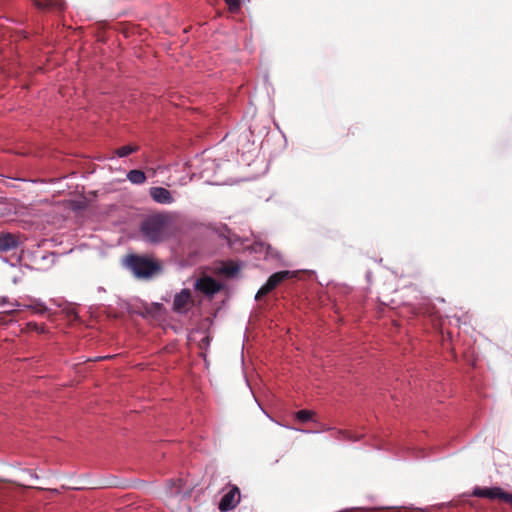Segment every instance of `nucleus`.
Returning <instances> with one entry per match:
<instances>
[{"instance_id":"1","label":"nucleus","mask_w":512,"mask_h":512,"mask_svg":"<svg viewBox=\"0 0 512 512\" xmlns=\"http://www.w3.org/2000/svg\"><path fill=\"white\" fill-rule=\"evenodd\" d=\"M140 231L150 243L163 242L173 233V218L168 213L153 214L141 223Z\"/></svg>"},{"instance_id":"2","label":"nucleus","mask_w":512,"mask_h":512,"mask_svg":"<svg viewBox=\"0 0 512 512\" xmlns=\"http://www.w3.org/2000/svg\"><path fill=\"white\" fill-rule=\"evenodd\" d=\"M125 264L140 279H149L161 271L160 263L147 256L131 254L126 257Z\"/></svg>"},{"instance_id":"3","label":"nucleus","mask_w":512,"mask_h":512,"mask_svg":"<svg viewBox=\"0 0 512 512\" xmlns=\"http://www.w3.org/2000/svg\"><path fill=\"white\" fill-rule=\"evenodd\" d=\"M191 496L190 489H184L182 479L170 480L167 483L166 503L169 507L174 508L175 501L189 498Z\"/></svg>"},{"instance_id":"4","label":"nucleus","mask_w":512,"mask_h":512,"mask_svg":"<svg viewBox=\"0 0 512 512\" xmlns=\"http://www.w3.org/2000/svg\"><path fill=\"white\" fill-rule=\"evenodd\" d=\"M296 276L295 272L289 271V270H283L273 273L266 283L258 290L255 299L259 300L263 296L267 295L271 291H273L275 288H277L282 282L285 280L291 279Z\"/></svg>"},{"instance_id":"5","label":"nucleus","mask_w":512,"mask_h":512,"mask_svg":"<svg viewBox=\"0 0 512 512\" xmlns=\"http://www.w3.org/2000/svg\"><path fill=\"white\" fill-rule=\"evenodd\" d=\"M472 495L480 498H488L490 500H499L509 504L512 507V494L505 492L500 487H475Z\"/></svg>"},{"instance_id":"6","label":"nucleus","mask_w":512,"mask_h":512,"mask_svg":"<svg viewBox=\"0 0 512 512\" xmlns=\"http://www.w3.org/2000/svg\"><path fill=\"white\" fill-rule=\"evenodd\" d=\"M241 499L240 489L233 485L231 489L223 495L219 502V510L221 512H228L236 508Z\"/></svg>"},{"instance_id":"7","label":"nucleus","mask_w":512,"mask_h":512,"mask_svg":"<svg viewBox=\"0 0 512 512\" xmlns=\"http://www.w3.org/2000/svg\"><path fill=\"white\" fill-rule=\"evenodd\" d=\"M192 294L189 289H182L174 296L173 311L176 313L184 314L192 305Z\"/></svg>"},{"instance_id":"8","label":"nucleus","mask_w":512,"mask_h":512,"mask_svg":"<svg viewBox=\"0 0 512 512\" xmlns=\"http://www.w3.org/2000/svg\"><path fill=\"white\" fill-rule=\"evenodd\" d=\"M195 287L206 295H213L220 290V284L212 277L200 278Z\"/></svg>"},{"instance_id":"9","label":"nucleus","mask_w":512,"mask_h":512,"mask_svg":"<svg viewBox=\"0 0 512 512\" xmlns=\"http://www.w3.org/2000/svg\"><path fill=\"white\" fill-rule=\"evenodd\" d=\"M150 197L159 204H172L174 197L171 192L163 187H151L149 190Z\"/></svg>"},{"instance_id":"10","label":"nucleus","mask_w":512,"mask_h":512,"mask_svg":"<svg viewBox=\"0 0 512 512\" xmlns=\"http://www.w3.org/2000/svg\"><path fill=\"white\" fill-rule=\"evenodd\" d=\"M19 246V239L15 234L0 232V250L10 251Z\"/></svg>"},{"instance_id":"11","label":"nucleus","mask_w":512,"mask_h":512,"mask_svg":"<svg viewBox=\"0 0 512 512\" xmlns=\"http://www.w3.org/2000/svg\"><path fill=\"white\" fill-rule=\"evenodd\" d=\"M334 437H335V439L342 440V441H357L362 436L356 435L353 432L348 431V430H336Z\"/></svg>"},{"instance_id":"12","label":"nucleus","mask_w":512,"mask_h":512,"mask_svg":"<svg viewBox=\"0 0 512 512\" xmlns=\"http://www.w3.org/2000/svg\"><path fill=\"white\" fill-rule=\"evenodd\" d=\"M127 178L133 184H143L146 181L145 173L138 169L129 171Z\"/></svg>"},{"instance_id":"13","label":"nucleus","mask_w":512,"mask_h":512,"mask_svg":"<svg viewBox=\"0 0 512 512\" xmlns=\"http://www.w3.org/2000/svg\"><path fill=\"white\" fill-rule=\"evenodd\" d=\"M139 147L136 146V145H125V146H122V147H119L115 150V154L122 158V157H126L128 155H130L131 153H134L136 151H138Z\"/></svg>"},{"instance_id":"14","label":"nucleus","mask_w":512,"mask_h":512,"mask_svg":"<svg viewBox=\"0 0 512 512\" xmlns=\"http://www.w3.org/2000/svg\"><path fill=\"white\" fill-rule=\"evenodd\" d=\"M314 412L310 410H300L296 412L295 417L299 422L305 423L313 420Z\"/></svg>"},{"instance_id":"15","label":"nucleus","mask_w":512,"mask_h":512,"mask_svg":"<svg viewBox=\"0 0 512 512\" xmlns=\"http://www.w3.org/2000/svg\"><path fill=\"white\" fill-rule=\"evenodd\" d=\"M24 307L31 309L34 313L37 314H44L47 311V307L43 303L38 301H35L29 305H24Z\"/></svg>"},{"instance_id":"16","label":"nucleus","mask_w":512,"mask_h":512,"mask_svg":"<svg viewBox=\"0 0 512 512\" xmlns=\"http://www.w3.org/2000/svg\"><path fill=\"white\" fill-rule=\"evenodd\" d=\"M239 266L233 262H230V263H227L224 267H223V272L229 276V277H232V276H235L238 272H239Z\"/></svg>"},{"instance_id":"17","label":"nucleus","mask_w":512,"mask_h":512,"mask_svg":"<svg viewBox=\"0 0 512 512\" xmlns=\"http://www.w3.org/2000/svg\"><path fill=\"white\" fill-rule=\"evenodd\" d=\"M17 313L15 309L7 310L0 312V325H5L8 323V320L6 319L7 316H13ZM11 320H9L10 322Z\"/></svg>"},{"instance_id":"18","label":"nucleus","mask_w":512,"mask_h":512,"mask_svg":"<svg viewBox=\"0 0 512 512\" xmlns=\"http://www.w3.org/2000/svg\"><path fill=\"white\" fill-rule=\"evenodd\" d=\"M45 5L47 7L56 8L58 10H63L65 8V3L62 0H47Z\"/></svg>"},{"instance_id":"19","label":"nucleus","mask_w":512,"mask_h":512,"mask_svg":"<svg viewBox=\"0 0 512 512\" xmlns=\"http://www.w3.org/2000/svg\"><path fill=\"white\" fill-rule=\"evenodd\" d=\"M226 4L229 7L231 12H237L240 9L241 1L240 0H225Z\"/></svg>"},{"instance_id":"20","label":"nucleus","mask_w":512,"mask_h":512,"mask_svg":"<svg viewBox=\"0 0 512 512\" xmlns=\"http://www.w3.org/2000/svg\"><path fill=\"white\" fill-rule=\"evenodd\" d=\"M28 327H29L30 329H33V330L39 331V332H41V333H43V332H44V326L39 327V325H38L37 323H29V324H28Z\"/></svg>"},{"instance_id":"21","label":"nucleus","mask_w":512,"mask_h":512,"mask_svg":"<svg viewBox=\"0 0 512 512\" xmlns=\"http://www.w3.org/2000/svg\"><path fill=\"white\" fill-rule=\"evenodd\" d=\"M210 344V337L209 336H205L202 340H201V343H200V347H206Z\"/></svg>"},{"instance_id":"22","label":"nucleus","mask_w":512,"mask_h":512,"mask_svg":"<svg viewBox=\"0 0 512 512\" xmlns=\"http://www.w3.org/2000/svg\"><path fill=\"white\" fill-rule=\"evenodd\" d=\"M15 306H17V307H21L22 305H21V304H19V303H16V304H15Z\"/></svg>"}]
</instances>
